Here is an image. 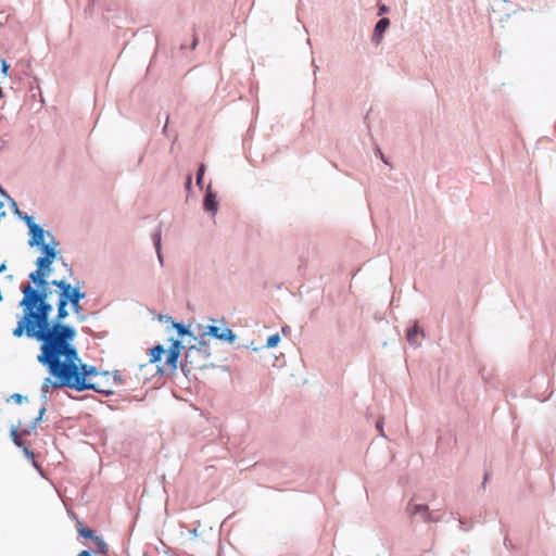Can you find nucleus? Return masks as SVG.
<instances>
[{"label":"nucleus","instance_id":"nucleus-1","mask_svg":"<svg viewBox=\"0 0 556 556\" xmlns=\"http://www.w3.org/2000/svg\"><path fill=\"white\" fill-rule=\"evenodd\" d=\"M43 256L38 257L37 269L29 274V279L38 289L30 285H23L21 291L23 299L20 307L23 308V315L13 329L12 334L15 338L26 336L41 342L40 361L50 363L55 370L65 372L70 369V359L74 357V350L70 348V340L76 337V330L67 325L48 324V317L52 312V305L49 303L51 291L48 281L50 275V265L55 257L54 248L43 244Z\"/></svg>","mask_w":556,"mask_h":556},{"label":"nucleus","instance_id":"nucleus-2","mask_svg":"<svg viewBox=\"0 0 556 556\" xmlns=\"http://www.w3.org/2000/svg\"><path fill=\"white\" fill-rule=\"evenodd\" d=\"M75 337L70 340V348L74 350V357L70 359V369L65 372L55 370L50 363L40 361V353L37 356V361L45 367H47L51 377L43 380L41 391L48 393L52 389L70 388L76 391L93 390L98 393L105 395L112 394L114 391L111 387L102 383L100 380L92 381L93 377H98L99 372L94 366L84 364L78 356L77 350L73 344ZM101 379L109 380V374L105 372L100 375Z\"/></svg>","mask_w":556,"mask_h":556},{"label":"nucleus","instance_id":"nucleus-3","mask_svg":"<svg viewBox=\"0 0 556 556\" xmlns=\"http://www.w3.org/2000/svg\"><path fill=\"white\" fill-rule=\"evenodd\" d=\"M50 283L60 289V296L65 300L66 304H71L74 313L79 315L83 311L79 302L85 299V292L80 291L78 288H73L70 282L66 280H51Z\"/></svg>","mask_w":556,"mask_h":556},{"label":"nucleus","instance_id":"nucleus-4","mask_svg":"<svg viewBox=\"0 0 556 556\" xmlns=\"http://www.w3.org/2000/svg\"><path fill=\"white\" fill-rule=\"evenodd\" d=\"M204 334H210L218 340L226 341L228 343H233L236 340V336L231 331V329L224 326H207V331Z\"/></svg>","mask_w":556,"mask_h":556},{"label":"nucleus","instance_id":"nucleus-5","mask_svg":"<svg viewBox=\"0 0 556 556\" xmlns=\"http://www.w3.org/2000/svg\"><path fill=\"white\" fill-rule=\"evenodd\" d=\"M25 219L28 223L30 236H31L29 239V244L43 247V244H45L43 243V237H45L43 229L39 225L33 223L31 218L29 216H26Z\"/></svg>","mask_w":556,"mask_h":556},{"label":"nucleus","instance_id":"nucleus-6","mask_svg":"<svg viewBox=\"0 0 556 556\" xmlns=\"http://www.w3.org/2000/svg\"><path fill=\"white\" fill-rule=\"evenodd\" d=\"M182 349V345L180 341L175 340L173 341L172 345L169 346V350L167 351L166 355V365L170 367L172 369H176L177 367V361L180 355V350Z\"/></svg>","mask_w":556,"mask_h":556},{"label":"nucleus","instance_id":"nucleus-7","mask_svg":"<svg viewBox=\"0 0 556 556\" xmlns=\"http://www.w3.org/2000/svg\"><path fill=\"white\" fill-rule=\"evenodd\" d=\"M203 205L204 210L211 212L213 215L217 212L218 203L216 195L210 189L207 190V193L204 198Z\"/></svg>","mask_w":556,"mask_h":556},{"label":"nucleus","instance_id":"nucleus-8","mask_svg":"<svg viewBox=\"0 0 556 556\" xmlns=\"http://www.w3.org/2000/svg\"><path fill=\"white\" fill-rule=\"evenodd\" d=\"M66 306H67V304L65 303V300H63L59 295V300H58V316H56L55 324L63 325L62 321L68 316V312H67ZM48 324L50 326H52V324H50L49 321H48ZM53 325H54V323H53Z\"/></svg>","mask_w":556,"mask_h":556},{"label":"nucleus","instance_id":"nucleus-9","mask_svg":"<svg viewBox=\"0 0 556 556\" xmlns=\"http://www.w3.org/2000/svg\"><path fill=\"white\" fill-rule=\"evenodd\" d=\"M200 353V350L194 348V346H191L188 349L187 353H186V356H185V364L182 365V368H188L189 370L191 369H194L195 366L193 365L191 358L193 357L194 354H199Z\"/></svg>","mask_w":556,"mask_h":556},{"label":"nucleus","instance_id":"nucleus-10","mask_svg":"<svg viewBox=\"0 0 556 556\" xmlns=\"http://www.w3.org/2000/svg\"><path fill=\"white\" fill-rule=\"evenodd\" d=\"M390 25V20L387 18V17H383L381 18L377 24H376V27H375V33H374V38H381L382 34L384 33V30L389 27Z\"/></svg>","mask_w":556,"mask_h":556},{"label":"nucleus","instance_id":"nucleus-11","mask_svg":"<svg viewBox=\"0 0 556 556\" xmlns=\"http://www.w3.org/2000/svg\"><path fill=\"white\" fill-rule=\"evenodd\" d=\"M165 349L162 345H156L150 351V363H156L161 359L162 355L165 353Z\"/></svg>","mask_w":556,"mask_h":556},{"label":"nucleus","instance_id":"nucleus-12","mask_svg":"<svg viewBox=\"0 0 556 556\" xmlns=\"http://www.w3.org/2000/svg\"><path fill=\"white\" fill-rule=\"evenodd\" d=\"M77 531L79 533V535L86 538V539H92L96 538L93 535V531L90 530L89 528H86L83 526V523L80 521L77 522Z\"/></svg>","mask_w":556,"mask_h":556},{"label":"nucleus","instance_id":"nucleus-13","mask_svg":"<svg viewBox=\"0 0 556 556\" xmlns=\"http://www.w3.org/2000/svg\"><path fill=\"white\" fill-rule=\"evenodd\" d=\"M419 334V328L417 325H414L408 331H407V340L413 344H418L417 342V336Z\"/></svg>","mask_w":556,"mask_h":556},{"label":"nucleus","instance_id":"nucleus-14","mask_svg":"<svg viewBox=\"0 0 556 556\" xmlns=\"http://www.w3.org/2000/svg\"><path fill=\"white\" fill-rule=\"evenodd\" d=\"M12 441L20 447L24 446V441L21 439V433L17 427H13L10 431Z\"/></svg>","mask_w":556,"mask_h":556},{"label":"nucleus","instance_id":"nucleus-15","mask_svg":"<svg viewBox=\"0 0 556 556\" xmlns=\"http://www.w3.org/2000/svg\"><path fill=\"white\" fill-rule=\"evenodd\" d=\"M93 541H94V543H96V545H97V547H98V552H99L100 554H106V553H108V551H109L108 545H106V543L103 541V539H102V538H100V536H96V538H93Z\"/></svg>","mask_w":556,"mask_h":556},{"label":"nucleus","instance_id":"nucleus-16","mask_svg":"<svg viewBox=\"0 0 556 556\" xmlns=\"http://www.w3.org/2000/svg\"><path fill=\"white\" fill-rule=\"evenodd\" d=\"M279 341H280L279 334L275 333L267 339L265 346L268 349L275 348L279 343Z\"/></svg>","mask_w":556,"mask_h":556},{"label":"nucleus","instance_id":"nucleus-17","mask_svg":"<svg viewBox=\"0 0 556 556\" xmlns=\"http://www.w3.org/2000/svg\"><path fill=\"white\" fill-rule=\"evenodd\" d=\"M154 244L156 248L159 260L162 262V255H161V231H157L154 235Z\"/></svg>","mask_w":556,"mask_h":556},{"label":"nucleus","instance_id":"nucleus-18","mask_svg":"<svg viewBox=\"0 0 556 556\" xmlns=\"http://www.w3.org/2000/svg\"><path fill=\"white\" fill-rule=\"evenodd\" d=\"M427 511H428V506H425V505H414L412 507V513L414 515H416V514L425 515Z\"/></svg>","mask_w":556,"mask_h":556},{"label":"nucleus","instance_id":"nucleus-19","mask_svg":"<svg viewBox=\"0 0 556 556\" xmlns=\"http://www.w3.org/2000/svg\"><path fill=\"white\" fill-rule=\"evenodd\" d=\"M46 413V407L42 406L40 409H39V415L35 418V420L31 422L30 425V429L34 430L36 428V425L39 420L42 419V416L43 414Z\"/></svg>","mask_w":556,"mask_h":556},{"label":"nucleus","instance_id":"nucleus-20","mask_svg":"<svg viewBox=\"0 0 556 556\" xmlns=\"http://www.w3.org/2000/svg\"><path fill=\"white\" fill-rule=\"evenodd\" d=\"M174 327L177 329L178 334L180 337H182L185 334H189V331L186 329V327L184 325L175 323Z\"/></svg>","mask_w":556,"mask_h":556},{"label":"nucleus","instance_id":"nucleus-21","mask_svg":"<svg viewBox=\"0 0 556 556\" xmlns=\"http://www.w3.org/2000/svg\"><path fill=\"white\" fill-rule=\"evenodd\" d=\"M24 448V453L27 456V458L31 459L33 464L38 467L37 463L35 462V454L33 451H30L27 446H22Z\"/></svg>","mask_w":556,"mask_h":556},{"label":"nucleus","instance_id":"nucleus-22","mask_svg":"<svg viewBox=\"0 0 556 556\" xmlns=\"http://www.w3.org/2000/svg\"><path fill=\"white\" fill-rule=\"evenodd\" d=\"M204 172H205V166L202 164L199 167L198 175H197V184L198 185H201Z\"/></svg>","mask_w":556,"mask_h":556},{"label":"nucleus","instance_id":"nucleus-23","mask_svg":"<svg viewBox=\"0 0 556 556\" xmlns=\"http://www.w3.org/2000/svg\"><path fill=\"white\" fill-rule=\"evenodd\" d=\"M1 71H2V73H3V75H4V76H7V75H8L9 65H8V63H7L5 61H2V62H1Z\"/></svg>","mask_w":556,"mask_h":556},{"label":"nucleus","instance_id":"nucleus-24","mask_svg":"<svg viewBox=\"0 0 556 556\" xmlns=\"http://www.w3.org/2000/svg\"><path fill=\"white\" fill-rule=\"evenodd\" d=\"M389 12V8L384 4L380 5L379 8V15H382L384 13H388Z\"/></svg>","mask_w":556,"mask_h":556},{"label":"nucleus","instance_id":"nucleus-25","mask_svg":"<svg viewBox=\"0 0 556 556\" xmlns=\"http://www.w3.org/2000/svg\"><path fill=\"white\" fill-rule=\"evenodd\" d=\"M113 378H114V381H115L116 384H121L122 383V379H121V377H119V375L117 372H114Z\"/></svg>","mask_w":556,"mask_h":556},{"label":"nucleus","instance_id":"nucleus-26","mask_svg":"<svg viewBox=\"0 0 556 556\" xmlns=\"http://www.w3.org/2000/svg\"><path fill=\"white\" fill-rule=\"evenodd\" d=\"M12 397H13L17 403H22V401H23V396H22L21 394H17V393H16V394H14Z\"/></svg>","mask_w":556,"mask_h":556},{"label":"nucleus","instance_id":"nucleus-27","mask_svg":"<svg viewBox=\"0 0 556 556\" xmlns=\"http://www.w3.org/2000/svg\"><path fill=\"white\" fill-rule=\"evenodd\" d=\"M77 556H91V555L88 551H83Z\"/></svg>","mask_w":556,"mask_h":556},{"label":"nucleus","instance_id":"nucleus-28","mask_svg":"<svg viewBox=\"0 0 556 556\" xmlns=\"http://www.w3.org/2000/svg\"><path fill=\"white\" fill-rule=\"evenodd\" d=\"M190 186H191V176H188V179H187V182H186V187L190 188Z\"/></svg>","mask_w":556,"mask_h":556},{"label":"nucleus","instance_id":"nucleus-29","mask_svg":"<svg viewBox=\"0 0 556 556\" xmlns=\"http://www.w3.org/2000/svg\"><path fill=\"white\" fill-rule=\"evenodd\" d=\"M29 432H30V431H29V430H27V429H25V430H23V431H22V433H23V434H29Z\"/></svg>","mask_w":556,"mask_h":556},{"label":"nucleus","instance_id":"nucleus-30","mask_svg":"<svg viewBox=\"0 0 556 556\" xmlns=\"http://www.w3.org/2000/svg\"><path fill=\"white\" fill-rule=\"evenodd\" d=\"M377 428L380 429L382 431V428H381V422H378L377 424Z\"/></svg>","mask_w":556,"mask_h":556},{"label":"nucleus","instance_id":"nucleus-31","mask_svg":"<svg viewBox=\"0 0 556 556\" xmlns=\"http://www.w3.org/2000/svg\"><path fill=\"white\" fill-rule=\"evenodd\" d=\"M2 97H3V91H2V89L0 88V98H2Z\"/></svg>","mask_w":556,"mask_h":556},{"label":"nucleus","instance_id":"nucleus-32","mask_svg":"<svg viewBox=\"0 0 556 556\" xmlns=\"http://www.w3.org/2000/svg\"><path fill=\"white\" fill-rule=\"evenodd\" d=\"M197 46V40L193 41L192 48Z\"/></svg>","mask_w":556,"mask_h":556}]
</instances>
